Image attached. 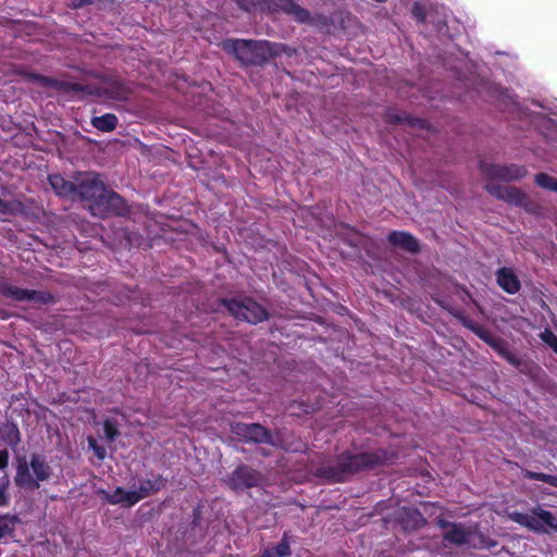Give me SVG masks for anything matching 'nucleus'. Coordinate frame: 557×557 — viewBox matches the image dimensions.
Returning <instances> with one entry per match:
<instances>
[{
  "instance_id": "obj_1",
  "label": "nucleus",
  "mask_w": 557,
  "mask_h": 557,
  "mask_svg": "<svg viewBox=\"0 0 557 557\" xmlns=\"http://www.w3.org/2000/svg\"><path fill=\"white\" fill-rule=\"evenodd\" d=\"M76 198L90 202L89 210L95 216L110 213H122L123 199L112 190H108L95 173L77 174Z\"/></svg>"
},
{
  "instance_id": "obj_2",
  "label": "nucleus",
  "mask_w": 557,
  "mask_h": 557,
  "mask_svg": "<svg viewBox=\"0 0 557 557\" xmlns=\"http://www.w3.org/2000/svg\"><path fill=\"white\" fill-rule=\"evenodd\" d=\"M223 49L246 64H261L281 53L283 46L269 41L230 39L222 44Z\"/></svg>"
},
{
  "instance_id": "obj_3",
  "label": "nucleus",
  "mask_w": 557,
  "mask_h": 557,
  "mask_svg": "<svg viewBox=\"0 0 557 557\" xmlns=\"http://www.w3.org/2000/svg\"><path fill=\"white\" fill-rule=\"evenodd\" d=\"M382 460L381 455L370 453L343 455L334 466L323 469V475L332 481H343L354 473L381 463Z\"/></svg>"
},
{
  "instance_id": "obj_4",
  "label": "nucleus",
  "mask_w": 557,
  "mask_h": 557,
  "mask_svg": "<svg viewBox=\"0 0 557 557\" xmlns=\"http://www.w3.org/2000/svg\"><path fill=\"white\" fill-rule=\"evenodd\" d=\"M52 474V469L40 455H32L29 460H18L15 484L25 490H37L40 482L48 481Z\"/></svg>"
},
{
  "instance_id": "obj_5",
  "label": "nucleus",
  "mask_w": 557,
  "mask_h": 557,
  "mask_svg": "<svg viewBox=\"0 0 557 557\" xmlns=\"http://www.w3.org/2000/svg\"><path fill=\"white\" fill-rule=\"evenodd\" d=\"M509 518L536 533H546L549 529L557 531V520L554 515L541 507L533 508L530 513L511 512Z\"/></svg>"
},
{
  "instance_id": "obj_6",
  "label": "nucleus",
  "mask_w": 557,
  "mask_h": 557,
  "mask_svg": "<svg viewBox=\"0 0 557 557\" xmlns=\"http://www.w3.org/2000/svg\"><path fill=\"white\" fill-rule=\"evenodd\" d=\"M227 310L239 320L256 324L268 318V312L250 298L230 299L223 301Z\"/></svg>"
},
{
  "instance_id": "obj_7",
  "label": "nucleus",
  "mask_w": 557,
  "mask_h": 557,
  "mask_svg": "<svg viewBox=\"0 0 557 557\" xmlns=\"http://www.w3.org/2000/svg\"><path fill=\"white\" fill-rule=\"evenodd\" d=\"M0 294L15 301H28L38 305L48 304L52 300V296L47 292L21 288L5 280L0 281Z\"/></svg>"
},
{
  "instance_id": "obj_8",
  "label": "nucleus",
  "mask_w": 557,
  "mask_h": 557,
  "mask_svg": "<svg viewBox=\"0 0 557 557\" xmlns=\"http://www.w3.org/2000/svg\"><path fill=\"white\" fill-rule=\"evenodd\" d=\"M482 173L490 180L516 181L522 178L527 174L523 166L517 164H492L482 162Z\"/></svg>"
},
{
  "instance_id": "obj_9",
  "label": "nucleus",
  "mask_w": 557,
  "mask_h": 557,
  "mask_svg": "<svg viewBox=\"0 0 557 557\" xmlns=\"http://www.w3.org/2000/svg\"><path fill=\"white\" fill-rule=\"evenodd\" d=\"M465 325L510 363H517L516 357L509 351L507 344L503 339L493 336L487 330L474 322L466 321Z\"/></svg>"
},
{
  "instance_id": "obj_10",
  "label": "nucleus",
  "mask_w": 557,
  "mask_h": 557,
  "mask_svg": "<svg viewBox=\"0 0 557 557\" xmlns=\"http://www.w3.org/2000/svg\"><path fill=\"white\" fill-rule=\"evenodd\" d=\"M261 482L262 475L248 466L238 467L227 479V485L233 490L258 486Z\"/></svg>"
},
{
  "instance_id": "obj_11",
  "label": "nucleus",
  "mask_w": 557,
  "mask_h": 557,
  "mask_svg": "<svg viewBox=\"0 0 557 557\" xmlns=\"http://www.w3.org/2000/svg\"><path fill=\"white\" fill-rule=\"evenodd\" d=\"M232 432L246 442H271L268 430L258 423H235L232 425Z\"/></svg>"
},
{
  "instance_id": "obj_12",
  "label": "nucleus",
  "mask_w": 557,
  "mask_h": 557,
  "mask_svg": "<svg viewBox=\"0 0 557 557\" xmlns=\"http://www.w3.org/2000/svg\"><path fill=\"white\" fill-rule=\"evenodd\" d=\"M486 190L496 198L502 199L510 205L527 207L529 203L528 196L516 187L487 184Z\"/></svg>"
},
{
  "instance_id": "obj_13",
  "label": "nucleus",
  "mask_w": 557,
  "mask_h": 557,
  "mask_svg": "<svg viewBox=\"0 0 557 557\" xmlns=\"http://www.w3.org/2000/svg\"><path fill=\"white\" fill-rule=\"evenodd\" d=\"M268 8L273 12L283 11L300 23L312 24L315 22V20L311 17L310 13L294 0H272Z\"/></svg>"
},
{
  "instance_id": "obj_14",
  "label": "nucleus",
  "mask_w": 557,
  "mask_h": 557,
  "mask_svg": "<svg viewBox=\"0 0 557 557\" xmlns=\"http://www.w3.org/2000/svg\"><path fill=\"white\" fill-rule=\"evenodd\" d=\"M95 92L108 99L122 100L125 99L129 92L128 88L122 85L119 81L108 79L101 82L100 86L96 88Z\"/></svg>"
},
{
  "instance_id": "obj_15",
  "label": "nucleus",
  "mask_w": 557,
  "mask_h": 557,
  "mask_svg": "<svg viewBox=\"0 0 557 557\" xmlns=\"http://www.w3.org/2000/svg\"><path fill=\"white\" fill-rule=\"evenodd\" d=\"M49 183L57 195L76 199L77 175L74 182H69L61 175H50Z\"/></svg>"
},
{
  "instance_id": "obj_16",
  "label": "nucleus",
  "mask_w": 557,
  "mask_h": 557,
  "mask_svg": "<svg viewBox=\"0 0 557 557\" xmlns=\"http://www.w3.org/2000/svg\"><path fill=\"white\" fill-rule=\"evenodd\" d=\"M388 240L394 246L405 249L408 252H418L419 251V243L418 240L409 233L406 232H392L388 235Z\"/></svg>"
},
{
  "instance_id": "obj_17",
  "label": "nucleus",
  "mask_w": 557,
  "mask_h": 557,
  "mask_svg": "<svg viewBox=\"0 0 557 557\" xmlns=\"http://www.w3.org/2000/svg\"><path fill=\"white\" fill-rule=\"evenodd\" d=\"M497 283L507 293L515 294L520 288V282L512 270L503 268L497 271Z\"/></svg>"
},
{
  "instance_id": "obj_18",
  "label": "nucleus",
  "mask_w": 557,
  "mask_h": 557,
  "mask_svg": "<svg viewBox=\"0 0 557 557\" xmlns=\"http://www.w3.org/2000/svg\"><path fill=\"white\" fill-rule=\"evenodd\" d=\"M110 504H123L126 506H133L136 502H133L132 498L135 496V493L132 491H125L122 487H117L113 493H109L107 491H99Z\"/></svg>"
},
{
  "instance_id": "obj_19",
  "label": "nucleus",
  "mask_w": 557,
  "mask_h": 557,
  "mask_svg": "<svg viewBox=\"0 0 557 557\" xmlns=\"http://www.w3.org/2000/svg\"><path fill=\"white\" fill-rule=\"evenodd\" d=\"M472 533L461 524H450L445 532L444 539L453 544L461 545L469 542Z\"/></svg>"
},
{
  "instance_id": "obj_20",
  "label": "nucleus",
  "mask_w": 557,
  "mask_h": 557,
  "mask_svg": "<svg viewBox=\"0 0 557 557\" xmlns=\"http://www.w3.org/2000/svg\"><path fill=\"white\" fill-rule=\"evenodd\" d=\"M163 486V483L161 480H146L143 481L137 490H133L135 493V496H133V502H139L143 498H146L150 494L159 491Z\"/></svg>"
},
{
  "instance_id": "obj_21",
  "label": "nucleus",
  "mask_w": 557,
  "mask_h": 557,
  "mask_svg": "<svg viewBox=\"0 0 557 557\" xmlns=\"http://www.w3.org/2000/svg\"><path fill=\"white\" fill-rule=\"evenodd\" d=\"M91 124L101 132H111L116 127L117 119L114 114L107 113L101 116H95L91 120Z\"/></svg>"
},
{
  "instance_id": "obj_22",
  "label": "nucleus",
  "mask_w": 557,
  "mask_h": 557,
  "mask_svg": "<svg viewBox=\"0 0 557 557\" xmlns=\"http://www.w3.org/2000/svg\"><path fill=\"white\" fill-rule=\"evenodd\" d=\"M27 78L29 82L35 83L38 86H42L47 89H60L62 87V83L38 74H28Z\"/></svg>"
},
{
  "instance_id": "obj_23",
  "label": "nucleus",
  "mask_w": 557,
  "mask_h": 557,
  "mask_svg": "<svg viewBox=\"0 0 557 557\" xmlns=\"http://www.w3.org/2000/svg\"><path fill=\"white\" fill-rule=\"evenodd\" d=\"M290 554L289 543L286 539V535L282 539V541L273 548L267 549L262 557H285Z\"/></svg>"
},
{
  "instance_id": "obj_24",
  "label": "nucleus",
  "mask_w": 557,
  "mask_h": 557,
  "mask_svg": "<svg viewBox=\"0 0 557 557\" xmlns=\"http://www.w3.org/2000/svg\"><path fill=\"white\" fill-rule=\"evenodd\" d=\"M524 478L530 480H539L548 483L552 486L557 487V475H549L541 472H533L525 470L523 472Z\"/></svg>"
},
{
  "instance_id": "obj_25",
  "label": "nucleus",
  "mask_w": 557,
  "mask_h": 557,
  "mask_svg": "<svg viewBox=\"0 0 557 557\" xmlns=\"http://www.w3.org/2000/svg\"><path fill=\"white\" fill-rule=\"evenodd\" d=\"M535 183L546 189L557 193V178L552 177L545 173H540L535 176Z\"/></svg>"
},
{
  "instance_id": "obj_26",
  "label": "nucleus",
  "mask_w": 557,
  "mask_h": 557,
  "mask_svg": "<svg viewBox=\"0 0 557 557\" xmlns=\"http://www.w3.org/2000/svg\"><path fill=\"white\" fill-rule=\"evenodd\" d=\"M103 431L106 438L109 441H114L120 435L116 422L110 419L104 420Z\"/></svg>"
},
{
  "instance_id": "obj_27",
  "label": "nucleus",
  "mask_w": 557,
  "mask_h": 557,
  "mask_svg": "<svg viewBox=\"0 0 557 557\" xmlns=\"http://www.w3.org/2000/svg\"><path fill=\"white\" fill-rule=\"evenodd\" d=\"M557 326V323H556ZM540 338L557 354V336L548 329L540 334Z\"/></svg>"
},
{
  "instance_id": "obj_28",
  "label": "nucleus",
  "mask_w": 557,
  "mask_h": 557,
  "mask_svg": "<svg viewBox=\"0 0 557 557\" xmlns=\"http://www.w3.org/2000/svg\"><path fill=\"white\" fill-rule=\"evenodd\" d=\"M88 446L94 451V454L97 456L98 459L103 460L107 456V450L104 447L100 446L97 441L89 436L88 437Z\"/></svg>"
},
{
  "instance_id": "obj_29",
  "label": "nucleus",
  "mask_w": 557,
  "mask_h": 557,
  "mask_svg": "<svg viewBox=\"0 0 557 557\" xmlns=\"http://www.w3.org/2000/svg\"><path fill=\"white\" fill-rule=\"evenodd\" d=\"M13 519L7 517H0V539L12 533L13 531Z\"/></svg>"
},
{
  "instance_id": "obj_30",
  "label": "nucleus",
  "mask_w": 557,
  "mask_h": 557,
  "mask_svg": "<svg viewBox=\"0 0 557 557\" xmlns=\"http://www.w3.org/2000/svg\"><path fill=\"white\" fill-rule=\"evenodd\" d=\"M8 487L9 481L0 482V506H4L8 504Z\"/></svg>"
},
{
  "instance_id": "obj_31",
  "label": "nucleus",
  "mask_w": 557,
  "mask_h": 557,
  "mask_svg": "<svg viewBox=\"0 0 557 557\" xmlns=\"http://www.w3.org/2000/svg\"><path fill=\"white\" fill-rule=\"evenodd\" d=\"M412 15L419 21L423 22L425 20V13L421 5L414 4L412 8Z\"/></svg>"
},
{
  "instance_id": "obj_32",
  "label": "nucleus",
  "mask_w": 557,
  "mask_h": 557,
  "mask_svg": "<svg viewBox=\"0 0 557 557\" xmlns=\"http://www.w3.org/2000/svg\"><path fill=\"white\" fill-rule=\"evenodd\" d=\"M9 454L5 450H0V469H3L8 466Z\"/></svg>"
},
{
  "instance_id": "obj_33",
  "label": "nucleus",
  "mask_w": 557,
  "mask_h": 557,
  "mask_svg": "<svg viewBox=\"0 0 557 557\" xmlns=\"http://www.w3.org/2000/svg\"><path fill=\"white\" fill-rule=\"evenodd\" d=\"M238 5L248 11L253 5V0H237Z\"/></svg>"
},
{
  "instance_id": "obj_34",
  "label": "nucleus",
  "mask_w": 557,
  "mask_h": 557,
  "mask_svg": "<svg viewBox=\"0 0 557 557\" xmlns=\"http://www.w3.org/2000/svg\"><path fill=\"white\" fill-rule=\"evenodd\" d=\"M387 119L392 122L399 123L403 119L398 114L388 113Z\"/></svg>"
},
{
  "instance_id": "obj_35",
  "label": "nucleus",
  "mask_w": 557,
  "mask_h": 557,
  "mask_svg": "<svg viewBox=\"0 0 557 557\" xmlns=\"http://www.w3.org/2000/svg\"><path fill=\"white\" fill-rule=\"evenodd\" d=\"M11 431L14 434V438L11 441L12 443L18 442V431L15 426H11Z\"/></svg>"
},
{
  "instance_id": "obj_36",
  "label": "nucleus",
  "mask_w": 557,
  "mask_h": 557,
  "mask_svg": "<svg viewBox=\"0 0 557 557\" xmlns=\"http://www.w3.org/2000/svg\"><path fill=\"white\" fill-rule=\"evenodd\" d=\"M8 211V205L4 203L1 199H0V212H7Z\"/></svg>"
},
{
  "instance_id": "obj_37",
  "label": "nucleus",
  "mask_w": 557,
  "mask_h": 557,
  "mask_svg": "<svg viewBox=\"0 0 557 557\" xmlns=\"http://www.w3.org/2000/svg\"><path fill=\"white\" fill-rule=\"evenodd\" d=\"M86 2H90V0H81L78 5H83Z\"/></svg>"
}]
</instances>
